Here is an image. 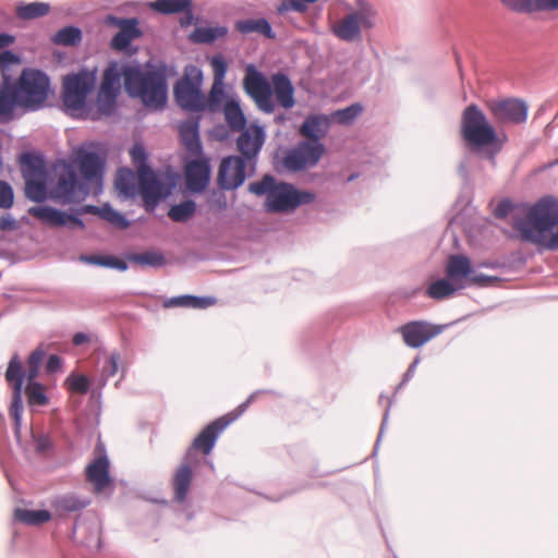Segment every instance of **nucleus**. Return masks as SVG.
<instances>
[{"label": "nucleus", "instance_id": "f257e3e1", "mask_svg": "<svg viewBox=\"0 0 558 558\" xmlns=\"http://www.w3.org/2000/svg\"><path fill=\"white\" fill-rule=\"evenodd\" d=\"M122 76L130 96L141 98L147 108H163L167 101V83L162 73L120 66L117 62L109 63L104 71L95 108L87 107L86 100L96 84V70L83 69L65 75L62 81L63 106L73 117L80 119L97 121L110 117L117 108Z\"/></svg>", "mask_w": 558, "mask_h": 558}, {"label": "nucleus", "instance_id": "f03ea898", "mask_svg": "<svg viewBox=\"0 0 558 558\" xmlns=\"http://www.w3.org/2000/svg\"><path fill=\"white\" fill-rule=\"evenodd\" d=\"M21 58L11 50L0 52V123L13 119L16 107L35 110V69L21 70Z\"/></svg>", "mask_w": 558, "mask_h": 558}, {"label": "nucleus", "instance_id": "7ed1b4c3", "mask_svg": "<svg viewBox=\"0 0 558 558\" xmlns=\"http://www.w3.org/2000/svg\"><path fill=\"white\" fill-rule=\"evenodd\" d=\"M515 238L549 251H558V199L544 196L532 206L518 208Z\"/></svg>", "mask_w": 558, "mask_h": 558}, {"label": "nucleus", "instance_id": "20e7f679", "mask_svg": "<svg viewBox=\"0 0 558 558\" xmlns=\"http://www.w3.org/2000/svg\"><path fill=\"white\" fill-rule=\"evenodd\" d=\"M35 350L31 351L27 355V367L23 365V361L17 353H14L8 363L4 374L5 381L12 390V402L10 407V414L13 418L14 435L17 444L26 454H32L34 451L33 440L35 439V432L33 424L31 425V438L25 444L22 439V413H23V396L26 397L28 405L33 410L35 407Z\"/></svg>", "mask_w": 558, "mask_h": 558}, {"label": "nucleus", "instance_id": "39448f33", "mask_svg": "<svg viewBox=\"0 0 558 558\" xmlns=\"http://www.w3.org/2000/svg\"><path fill=\"white\" fill-rule=\"evenodd\" d=\"M270 82L271 84L253 64L246 66L243 88L260 111L265 113L275 111L271 86L279 106L284 109L294 107V87L290 78L283 73H275L271 75Z\"/></svg>", "mask_w": 558, "mask_h": 558}, {"label": "nucleus", "instance_id": "423d86ee", "mask_svg": "<svg viewBox=\"0 0 558 558\" xmlns=\"http://www.w3.org/2000/svg\"><path fill=\"white\" fill-rule=\"evenodd\" d=\"M248 191L258 196L265 195V206L270 213L289 211L315 199L313 193L298 191L289 183L276 182L269 174L264 175L260 181L251 183Z\"/></svg>", "mask_w": 558, "mask_h": 558}, {"label": "nucleus", "instance_id": "0eeeda50", "mask_svg": "<svg viewBox=\"0 0 558 558\" xmlns=\"http://www.w3.org/2000/svg\"><path fill=\"white\" fill-rule=\"evenodd\" d=\"M53 171L57 181L50 189V198L66 205L81 203L89 195V187L78 180L76 168L72 163H58Z\"/></svg>", "mask_w": 558, "mask_h": 558}, {"label": "nucleus", "instance_id": "6e6552de", "mask_svg": "<svg viewBox=\"0 0 558 558\" xmlns=\"http://www.w3.org/2000/svg\"><path fill=\"white\" fill-rule=\"evenodd\" d=\"M461 134L471 147L476 148L493 145L497 140L494 126L476 105H470L463 110Z\"/></svg>", "mask_w": 558, "mask_h": 558}, {"label": "nucleus", "instance_id": "1a4fd4ad", "mask_svg": "<svg viewBox=\"0 0 558 558\" xmlns=\"http://www.w3.org/2000/svg\"><path fill=\"white\" fill-rule=\"evenodd\" d=\"M203 73L194 65L185 69L184 75L174 86L178 105L190 112L204 111V94L202 93Z\"/></svg>", "mask_w": 558, "mask_h": 558}, {"label": "nucleus", "instance_id": "9d476101", "mask_svg": "<svg viewBox=\"0 0 558 558\" xmlns=\"http://www.w3.org/2000/svg\"><path fill=\"white\" fill-rule=\"evenodd\" d=\"M236 418V415L228 413L222 415L208 425L194 438L192 445L185 453V458L196 462L195 453L201 452L203 456H208L219 435Z\"/></svg>", "mask_w": 558, "mask_h": 558}, {"label": "nucleus", "instance_id": "9b49d317", "mask_svg": "<svg viewBox=\"0 0 558 558\" xmlns=\"http://www.w3.org/2000/svg\"><path fill=\"white\" fill-rule=\"evenodd\" d=\"M74 162L83 177L82 182L87 184L89 192L97 194L101 186L104 160L98 154L81 148L75 153Z\"/></svg>", "mask_w": 558, "mask_h": 558}, {"label": "nucleus", "instance_id": "f8f14e48", "mask_svg": "<svg viewBox=\"0 0 558 558\" xmlns=\"http://www.w3.org/2000/svg\"><path fill=\"white\" fill-rule=\"evenodd\" d=\"M444 329L442 325H435L426 320H412L399 327L398 332L408 347L417 349L440 335Z\"/></svg>", "mask_w": 558, "mask_h": 558}, {"label": "nucleus", "instance_id": "ddd939ff", "mask_svg": "<svg viewBox=\"0 0 558 558\" xmlns=\"http://www.w3.org/2000/svg\"><path fill=\"white\" fill-rule=\"evenodd\" d=\"M325 153V146L317 141L301 142L293 150H291L284 163L288 169L300 171L308 167H314L320 160Z\"/></svg>", "mask_w": 558, "mask_h": 558}, {"label": "nucleus", "instance_id": "4468645a", "mask_svg": "<svg viewBox=\"0 0 558 558\" xmlns=\"http://www.w3.org/2000/svg\"><path fill=\"white\" fill-rule=\"evenodd\" d=\"M137 181V194L142 196L145 209L147 211H153L159 202L167 195L165 185L146 166L138 167Z\"/></svg>", "mask_w": 558, "mask_h": 558}, {"label": "nucleus", "instance_id": "2eb2a0df", "mask_svg": "<svg viewBox=\"0 0 558 558\" xmlns=\"http://www.w3.org/2000/svg\"><path fill=\"white\" fill-rule=\"evenodd\" d=\"M471 259L461 254L449 256L446 265V275L448 279L458 288L464 287L463 280L470 284L484 286L489 280L485 276H477L473 274Z\"/></svg>", "mask_w": 558, "mask_h": 558}, {"label": "nucleus", "instance_id": "dca6fc26", "mask_svg": "<svg viewBox=\"0 0 558 558\" xmlns=\"http://www.w3.org/2000/svg\"><path fill=\"white\" fill-rule=\"evenodd\" d=\"M486 107L499 123L519 124L524 122L527 117L525 102L514 98L488 100Z\"/></svg>", "mask_w": 558, "mask_h": 558}, {"label": "nucleus", "instance_id": "f3484780", "mask_svg": "<svg viewBox=\"0 0 558 558\" xmlns=\"http://www.w3.org/2000/svg\"><path fill=\"white\" fill-rule=\"evenodd\" d=\"M372 17L373 13L369 9H362L336 22L332 31L340 39L352 41L360 37L362 28L372 27Z\"/></svg>", "mask_w": 558, "mask_h": 558}, {"label": "nucleus", "instance_id": "a211bd4d", "mask_svg": "<svg viewBox=\"0 0 558 558\" xmlns=\"http://www.w3.org/2000/svg\"><path fill=\"white\" fill-rule=\"evenodd\" d=\"M246 178V161L239 156H229L221 160L217 182L223 190H235Z\"/></svg>", "mask_w": 558, "mask_h": 558}, {"label": "nucleus", "instance_id": "6ab92c4d", "mask_svg": "<svg viewBox=\"0 0 558 558\" xmlns=\"http://www.w3.org/2000/svg\"><path fill=\"white\" fill-rule=\"evenodd\" d=\"M109 468V460L105 454H99L86 466V481L93 485L94 493L101 494L111 486Z\"/></svg>", "mask_w": 558, "mask_h": 558}, {"label": "nucleus", "instance_id": "aec40b11", "mask_svg": "<svg viewBox=\"0 0 558 558\" xmlns=\"http://www.w3.org/2000/svg\"><path fill=\"white\" fill-rule=\"evenodd\" d=\"M210 177V167L207 159L191 160L185 166V185L186 189L194 193L203 192Z\"/></svg>", "mask_w": 558, "mask_h": 558}, {"label": "nucleus", "instance_id": "412c9836", "mask_svg": "<svg viewBox=\"0 0 558 558\" xmlns=\"http://www.w3.org/2000/svg\"><path fill=\"white\" fill-rule=\"evenodd\" d=\"M265 141V133L262 126L251 125L244 130L238 138V149L245 161L256 158Z\"/></svg>", "mask_w": 558, "mask_h": 558}, {"label": "nucleus", "instance_id": "4be33fe9", "mask_svg": "<svg viewBox=\"0 0 558 558\" xmlns=\"http://www.w3.org/2000/svg\"><path fill=\"white\" fill-rule=\"evenodd\" d=\"M196 462L183 458L181 464L175 469L172 476L173 498L177 502L183 504L186 500L192 480L193 466Z\"/></svg>", "mask_w": 558, "mask_h": 558}, {"label": "nucleus", "instance_id": "5701e85b", "mask_svg": "<svg viewBox=\"0 0 558 558\" xmlns=\"http://www.w3.org/2000/svg\"><path fill=\"white\" fill-rule=\"evenodd\" d=\"M37 219L51 227L70 225L84 228L83 221L76 216L65 214L49 206H37Z\"/></svg>", "mask_w": 558, "mask_h": 558}, {"label": "nucleus", "instance_id": "b1692460", "mask_svg": "<svg viewBox=\"0 0 558 558\" xmlns=\"http://www.w3.org/2000/svg\"><path fill=\"white\" fill-rule=\"evenodd\" d=\"M330 118L325 114L308 116L300 128V134L311 141L319 142L330 128Z\"/></svg>", "mask_w": 558, "mask_h": 558}, {"label": "nucleus", "instance_id": "393cba45", "mask_svg": "<svg viewBox=\"0 0 558 558\" xmlns=\"http://www.w3.org/2000/svg\"><path fill=\"white\" fill-rule=\"evenodd\" d=\"M180 137L183 146L193 156L202 154V145L198 136V121L189 120L180 125Z\"/></svg>", "mask_w": 558, "mask_h": 558}, {"label": "nucleus", "instance_id": "a878e982", "mask_svg": "<svg viewBox=\"0 0 558 558\" xmlns=\"http://www.w3.org/2000/svg\"><path fill=\"white\" fill-rule=\"evenodd\" d=\"M20 167L25 179V196L35 202V150H27L21 155Z\"/></svg>", "mask_w": 558, "mask_h": 558}, {"label": "nucleus", "instance_id": "bb28decb", "mask_svg": "<svg viewBox=\"0 0 558 558\" xmlns=\"http://www.w3.org/2000/svg\"><path fill=\"white\" fill-rule=\"evenodd\" d=\"M142 35L136 19L125 21V24L119 29L111 40V47L116 50H124L131 41Z\"/></svg>", "mask_w": 558, "mask_h": 558}, {"label": "nucleus", "instance_id": "cd10ccee", "mask_svg": "<svg viewBox=\"0 0 558 558\" xmlns=\"http://www.w3.org/2000/svg\"><path fill=\"white\" fill-rule=\"evenodd\" d=\"M114 185L119 193L124 197H134L137 195V177L130 169L122 168L118 171Z\"/></svg>", "mask_w": 558, "mask_h": 558}, {"label": "nucleus", "instance_id": "c85d7f7f", "mask_svg": "<svg viewBox=\"0 0 558 558\" xmlns=\"http://www.w3.org/2000/svg\"><path fill=\"white\" fill-rule=\"evenodd\" d=\"M228 34L226 26H201L196 27L190 35V39L196 44H211Z\"/></svg>", "mask_w": 558, "mask_h": 558}, {"label": "nucleus", "instance_id": "c756f323", "mask_svg": "<svg viewBox=\"0 0 558 558\" xmlns=\"http://www.w3.org/2000/svg\"><path fill=\"white\" fill-rule=\"evenodd\" d=\"M235 28L242 34H250L255 32L264 35L267 38L275 37L271 26L266 19H247L238 21L235 23Z\"/></svg>", "mask_w": 558, "mask_h": 558}, {"label": "nucleus", "instance_id": "7c9ffc66", "mask_svg": "<svg viewBox=\"0 0 558 558\" xmlns=\"http://www.w3.org/2000/svg\"><path fill=\"white\" fill-rule=\"evenodd\" d=\"M225 119L233 131H241L246 124V119L240 108L238 101L231 99L228 100L223 106Z\"/></svg>", "mask_w": 558, "mask_h": 558}, {"label": "nucleus", "instance_id": "2f4dec72", "mask_svg": "<svg viewBox=\"0 0 558 558\" xmlns=\"http://www.w3.org/2000/svg\"><path fill=\"white\" fill-rule=\"evenodd\" d=\"M51 40L58 46L74 47L82 41V31L75 26H65L54 33Z\"/></svg>", "mask_w": 558, "mask_h": 558}, {"label": "nucleus", "instance_id": "473e14b6", "mask_svg": "<svg viewBox=\"0 0 558 558\" xmlns=\"http://www.w3.org/2000/svg\"><path fill=\"white\" fill-rule=\"evenodd\" d=\"M226 98L225 85L221 82H213L208 96L204 95V111L217 112Z\"/></svg>", "mask_w": 558, "mask_h": 558}, {"label": "nucleus", "instance_id": "72a5a7b5", "mask_svg": "<svg viewBox=\"0 0 558 558\" xmlns=\"http://www.w3.org/2000/svg\"><path fill=\"white\" fill-rule=\"evenodd\" d=\"M150 7L162 14H174L190 11L192 0H156Z\"/></svg>", "mask_w": 558, "mask_h": 558}, {"label": "nucleus", "instance_id": "f704fd0d", "mask_svg": "<svg viewBox=\"0 0 558 558\" xmlns=\"http://www.w3.org/2000/svg\"><path fill=\"white\" fill-rule=\"evenodd\" d=\"M195 211V202L187 199L171 206L168 211V217L174 222H185L194 216Z\"/></svg>", "mask_w": 558, "mask_h": 558}, {"label": "nucleus", "instance_id": "c9c22d12", "mask_svg": "<svg viewBox=\"0 0 558 558\" xmlns=\"http://www.w3.org/2000/svg\"><path fill=\"white\" fill-rule=\"evenodd\" d=\"M458 288L449 279H439L426 290V295L434 300H444L451 296Z\"/></svg>", "mask_w": 558, "mask_h": 558}, {"label": "nucleus", "instance_id": "e433bc0d", "mask_svg": "<svg viewBox=\"0 0 558 558\" xmlns=\"http://www.w3.org/2000/svg\"><path fill=\"white\" fill-rule=\"evenodd\" d=\"M363 108L359 104H353L344 109L332 112L329 118L330 121H335L339 124H350L357 116L362 112Z\"/></svg>", "mask_w": 558, "mask_h": 558}, {"label": "nucleus", "instance_id": "4c0bfd02", "mask_svg": "<svg viewBox=\"0 0 558 558\" xmlns=\"http://www.w3.org/2000/svg\"><path fill=\"white\" fill-rule=\"evenodd\" d=\"M128 259L142 266H161L165 263L163 255L158 252H144L140 254H130Z\"/></svg>", "mask_w": 558, "mask_h": 558}, {"label": "nucleus", "instance_id": "58836bf2", "mask_svg": "<svg viewBox=\"0 0 558 558\" xmlns=\"http://www.w3.org/2000/svg\"><path fill=\"white\" fill-rule=\"evenodd\" d=\"M64 386L71 392L85 395L89 389V380L85 375L71 374L64 380Z\"/></svg>", "mask_w": 558, "mask_h": 558}, {"label": "nucleus", "instance_id": "ea45409f", "mask_svg": "<svg viewBox=\"0 0 558 558\" xmlns=\"http://www.w3.org/2000/svg\"><path fill=\"white\" fill-rule=\"evenodd\" d=\"M100 218L122 230L129 228L130 226V222L125 219V217L109 205L102 206Z\"/></svg>", "mask_w": 558, "mask_h": 558}, {"label": "nucleus", "instance_id": "a19ab883", "mask_svg": "<svg viewBox=\"0 0 558 558\" xmlns=\"http://www.w3.org/2000/svg\"><path fill=\"white\" fill-rule=\"evenodd\" d=\"M523 206H531L530 204H520L512 205V203L508 199L501 201L495 208V216L497 218H506L508 215H511V225L514 228V216L517 214L518 208ZM515 231V229H513Z\"/></svg>", "mask_w": 558, "mask_h": 558}, {"label": "nucleus", "instance_id": "79ce46f5", "mask_svg": "<svg viewBox=\"0 0 558 558\" xmlns=\"http://www.w3.org/2000/svg\"><path fill=\"white\" fill-rule=\"evenodd\" d=\"M14 204V192L11 184L0 180V209H10Z\"/></svg>", "mask_w": 558, "mask_h": 558}, {"label": "nucleus", "instance_id": "37998d69", "mask_svg": "<svg viewBox=\"0 0 558 558\" xmlns=\"http://www.w3.org/2000/svg\"><path fill=\"white\" fill-rule=\"evenodd\" d=\"M50 93L49 78L48 76L37 70V109L47 99Z\"/></svg>", "mask_w": 558, "mask_h": 558}, {"label": "nucleus", "instance_id": "c03bdc74", "mask_svg": "<svg viewBox=\"0 0 558 558\" xmlns=\"http://www.w3.org/2000/svg\"><path fill=\"white\" fill-rule=\"evenodd\" d=\"M210 65L214 71V82L223 83L228 64L222 56H215L210 60Z\"/></svg>", "mask_w": 558, "mask_h": 558}, {"label": "nucleus", "instance_id": "a18cd8bd", "mask_svg": "<svg viewBox=\"0 0 558 558\" xmlns=\"http://www.w3.org/2000/svg\"><path fill=\"white\" fill-rule=\"evenodd\" d=\"M502 4L514 12L532 13L534 12L533 0H501Z\"/></svg>", "mask_w": 558, "mask_h": 558}, {"label": "nucleus", "instance_id": "49530a36", "mask_svg": "<svg viewBox=\"0 0 558 558\" xmlns=\"http://www.w3.org/2000/svg\"><path fill=\"white\" fill-rule=\"evenodd\" d=\"M22 523L25 525H35V510L22 509L16 507L13 514V524Z\"/></svg>", "mask_w": 558, "mask_h": 558}, {"label": "nucleus", "instance_id": "de8ad7c7", "mask_svg": "<svg viewBox=\"0 0 558 558\" xmlns=\"http://www.w3.org/2000/svg\"><path fill=\"white\" fill-rule=\"evenodd\" d=\"M177 305L189 306L194 308H203L210 304V301L203 298H196L191 295L180 296L174 300Z\"/></svg>", "mask_w": 558, "mask_h": 558}, {"label": "nucleus", "instance_id": "09e8293b", "mask_svg": "<svg viewBox=\"0 0 558 558\" xmlns=\"http://www.w3.org/2000/svg\"><path fill=\"white\" fill-rule=\"evenodd\" d=\"M81 259L88 264L112 268V264H116L118 258L109 255H87L82 256Z\"/></svg>", "mask_w": 558, "mask_h": 558}, {"label": "nucleus", "instance_id": "8fccbe9b", "mask_svg": "<svg viewBox=\"0 0 558 558\" xmlns=\"http://www.w3.org/2000/svg\"><path fill=\"white\" fill-rule=\"evenodd\" d=\"M277 10L280 14L289 11L303 13L307 10V5L302 0H282Z\"/></svg>", "mask_w": 558, "mask_h": 558}, {"label": "nucleus", "instance_id": "3c124183", "mask_svg": "<svg viewBox=\"0 0 558 558\" xmlns=\"http://www.w3.org/2000/svg\"><path fill=\"white\" fill-rule=\"evenodd\" d=\"M45 172V162L44 158L37 154V203L44 199L45 195V181L41 179V175Z\"/></svg>", "mask_w": 558, "mask_h": 558}, {"label": "nucleus", "instance_id": "603ef678", "mask_svg": "<svg viewBox=\"0 0 558 558\" xmlns=\"http://www.w3.org/2000/svg\"><path fill=\"white\" fill-rule=\"evenodd\" d=\"M45 371L49 375L61 373L63 371V360L56 354H51L47 360Z\"/></svg>", "mask_w": 558, "mask_h": 558}, {"label": "nucleus", "instance_id": "864d4df0", "mask_svg": "<svg viewBox=\"0 0 558 558\" xmlns=\"http://www.w3.org/2000/svg\"><path fill=\"white\" fill-rule=\"evenodd\" d=\"M16 14L20 19H23V20L35 19V2H31L27 4L20 3L16 7Z\"/></svg>", "mask_w": 558, "mask_h": 558}, {"label": "nucleus", "instance_id": "5fc2aeb1", "mask_svg": "<svg viewBox=\"0 0 558 558\" xmlns=\"http://www.w3.org/2000/svg\"><path fill=\"white\" fill-rule=\"evenodd\" d=\"M61 507L68 511H77L86 507V502L74 497H64Z\"/></svg>", "mask_w": 558, "mask_h": 558}, {"label": "nucleus", "instance_id": "6e6d98bb", "mask_svg": "<svg viewBox=\"0 0 558 558\" xmlns=\"http://www.w3.org/2000/svg\"><path fill=\"white\" fill-rule=\"evenodd\" d=\"M131 157L135 163H138L140 167L145 166L144 162L146 160L145 148L141 144H135L131 151Z\"/></svg>", "mask_w": 558, "mask_h": 558}, {"label": "nucleus", "instance_id": "4d7b16f0", "mask_svg": "<svg viewBox=\"0 0 558 558\" xmlns=\"http://www.w3.org/2000/svg\"><path fill=\"white\" fill-rule=\"evenodd\" d=\"M534 12L553 11L558 9V0H533Z\"/></svg>", "mask_w": 558, "mask_h": 558}, {"label": "nucleus", "instance_id": "13d9d810", "mask_svg": "<svg viewBox=\"0 0 558 558\" xmlns=\"http://www.w3.org/2000/svg\"><path fill=\"white\" fill-rule=\"evenodd\" d=\"M19 228V221L11 215L0 217V230H15Z\"/></svg>", "mask_w": 558, "mask_h": 558}, {"label": "nucleus", "instance_id": "bf43d9fd", "mask_svg": "<svg viewBox=\"0 0 558 558\" xmlns=\"http://www.w3.org/2000/svg\"><path fill=\"white\" fill-rule=\"evenodd\" d=\"M118 361L119 356L117 354H111L107 359V365L105 367L108 376H114L118 372Z\"/></svg>", "mask_w": 558, "mask_h": 558}, {"label": "nucleus", "instance_id": "052dcab7", "mask_svg": "<svg viewBox=\"0 0 558 558\" xmlns=\"http://www.w3.org/2000/svg\"><path fill=\"white\" fill-rule=\"evenodd\" d=\"M52 448V442L49 437L37 436V453L48 452Z\"/></svg>", "mask_w": 558, "mask_h": 558}, {"label": "nucleus", "instance_id": "680f3d73", "mask_svg": "<svg viewBox=\"0 0 558 558\" xmlns=\"http://www.w3.org/2000/svg\"><path fill=\"white\" fill-rule=\"evenodd\" d=\"M125 21H130V19H120L114 15H108L105 20L107 25L116 26L119 28H121L125 24Z\"/></svg>", "mask_w": 558, "mask_h": 558}, {"label": "nucleus", "instance_id": "e2e57ef3", "mask_svg": "<svg viewBox=\"0 0 558 558\" xmlns=\"http://www.w3.org/2000/svg\"><path fill=\"white\" fill-rule=\"evenodd\" d=\"M48 397L45 393V387L37 383V407L46 405Z\"/></svg>", "mask_w": 558, "mask_h": 558}, {"label": "nucleus", "instance_id": "0e129e2a", "mask_svg": "<svg viewBox=\"0 0 558 558\" xmlns=\"http://www.w3.org/2000/svg\"><path fill=\"white\" fill-rule=\"evenodd\" d=\"M15 40V37L7 34V33H0V48H4L13 44Z\"/></svg>", "mask_w": 558, "mask_h": 558}, {"label": "nucleus", "instance_id": "69168bd1", "mask_svg": "<svg viewBox=\"0 0 558 558\" xmlns=\"http://www.w3.org/2000/svg\"><path fill=\"white\" fill-rule=\"evenodd\" d=\"M101 210H102V207L87 205L81 209V214H94V215H98L100 217Z\"/></svg>", "mask_w": 558, "mask_h": 558}, {"label": "nucleus", "instance_id": "338daca9", "mask_svg": "<svg viewBox=\"0 0 558 558\" xmlns=\"http://www.w3.org/2000/svg\"><path fill=\"white\" fill-rule=\"evenodd\" d=\"M87 341H88V336L83 333V332H77L73 337V343L75 345H81V344H83V343H85Z\"/></svg>", "mask_w": 558, "mask_h": 558}, {"label": "nucleus", "instance_id": "774afa93", "mask_svg": "<svg viewBox=\"0 0 558 558\" xmlns=\"http://www.w3.org/2000/svg\"><path fill=\"white\" fill-rule=\"evenodd\" d=\"M50 519V513L47 510H37V524L45 523Z\"/></svg>", "mask_w": 558, "mask_h": 558}]
</instances>
